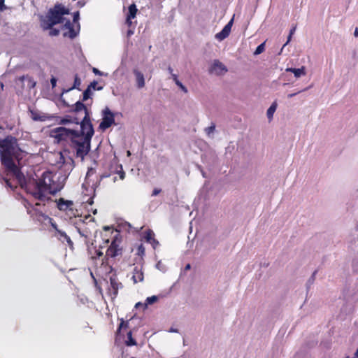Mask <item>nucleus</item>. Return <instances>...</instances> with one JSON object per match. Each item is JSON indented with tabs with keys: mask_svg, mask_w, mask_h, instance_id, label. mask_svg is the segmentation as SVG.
Wrapping results in <instances>:
<instances>
[{
	"mask_svg": "<svg viewBox=\"0 0 358 358\" xmlns=\"http://www.w3.org/2000/svg\"><path fill=\"white\" fill-rule=\"evenodd\" d=\"M21 151L16 137L8 135L4 138L0 139L1 163L6 171L12 173L16 178L20 176L21 171L14 160L19 159Z\"/></svg>",
	"mask_w": 358,
	"mask_h": 358,
	"instance_id": "7ed1b4c3",
	"label": "nucleus"
},
{
	"mask_svg": "<svg viewBox=\"0 0 358 358\" xmlns=\"http://www.w3.org/2000/svg\"><path fill=\"white\" fill-rule=\"evenodd\" d=\"M139 305H141V303H136V307H138Z\"/></svg>",
	"mask_w": 358,
	"mask_h": 358,
	"instance_id": "3c124183",
	"label": "nucleus"
},
{
	"mask_svg": "<svg viewBox=\"0 0 358 358\" xmlns=\"http://www.w3.org/2000/svg\"><path fill=\"white\" fill-rule=\"evenodd\" d=\"M276 108H277V103L275 101L271 104V106L267 110L266 115H267L268 118L270 120L273 118V113H275Z\"/></svg>",
	"mask_w": 358,
	"mask_h": 358,
	"instance_id": "4be33fe9",
	"label": "nucleus"
},
{
	"mask_svg": "<svg viewBox=\"0 0 358 358\" xmlns=\"http://www.w3.org/2000/svg\"><path fill=\"white\" fill-rule=\"evenodd\" d=\"M286 71L293 73L296 78H299L301 76H305L306 74L305 66H301V68H299V69L287 68V69H286Z\"/></svg>",
	"mask_w": 358,
	"mask_h": 358,
	"instance_id": "f3484780",
	"label": "nucleus"
},
{
	"mask_svg": "<svg viewBox=\"0 0 358 358\" xmlns=\"http://www.w3.org/2000/svg\"><path fill=\"white\" fill-rule=\"evenodd\" d=\"M92 94V92H91V90H90V87H87L83 92V101H86L87 99H88L90 96Z\"/></svg>",
	"mask_w": 358,
	"mask_h": 358,
	"instance_id": "bb28decb",
	"label": "nucleus"
},
{
	"mask_svg": "<svg viewBox=\"0 0 358 358\" xmlns=\"http://www.w3.org/2000/svg\"><path fill=\"white\" fill-rule=\"evenodd\" d=\"M157 297L156 296H152L150 297H148L146 299V301L148 304H152V303H155V301H157Z\"/></svg>",
	"mask_w": 358,
	"mask_h": 358,
	"instance_id": "f704fd0d",
	"label": "nucleus"
},
{
	"mask_svg": "<svg viewBox=\"0 0 358 358\" xmlns=\"http://www.w3.org/2000/svg\"><path fill=\"white\" fill-rule=\"evenodd\" d=\"M176 84L185 92V93H187V87L180 81V80H177V82L176 83Z\"/></svg>",
	"mask_w": 358,
	"mask_h": 358,
	"instance_id": "2f4dec72",
	"label": "nucleus"
},
{
	"mask_svg": "<svg viewBox=\"0 0 358 358\" xmlns=\"http://www.w3.org/2000/svg\"><path fill=\"white\" fill-rule=\"evenodd\" d=\"M101 248H102V247H101V248H99V249L95 250V255L93 257V258H99V257L103 256V252L101 250Z\"/></svg>",
	"mask_w": 358,
	"mask_h": 358,
	"instance_id": "c756f323",
	"label": "nucleus"
},
{
	"mask_svg": "<svg viewBox=\"0 0 358 358\" xmlns=\"http://www.w3.org/2000/svg\"><path fill=\"white\" fill-rule=\"evenodd\" d=\"M121 287H122V285L121 282H118L116 277L112 276L110 278V287L108 290L110 295L114 298L116 297L118 294L119 288Z\"/></svg>",
	"mask_w": 358,
	"mask_h": 358,
	"instance_id": "9d476101",
	"label": "nucleus"
},
{
	"mask_svg": "<svg viewBox=\"0 0 358 358\" xmlns=\"http://www.w3.org/2000/svg\"><path fill=\"white\" fill-rule=\"evenodd\" d=\"M138 12V9L135 3L131 4L128 8V13L127 16L128 17V21L129 19H134L136 16V13Z\"/></svg>",
	"mask_w": 358,
	"mask_h": 358,
	"instance_id": "a211bd4d",
	"label": "nucleus"
},
{
	"mask_svg": "<svg viewBox=\"0 0 358 358\" xmlns=\"http://www.w3.org/2000/svg\"><path fill=\"white\" fill-rule=\"evenodd\" d=\"M234 19L232 18L222 29L221 31L215 34V38L218 41H222L227 38L231 32V27L233 25Z\"/></svg>",
	"mask_w": 358,
	"mask_h": 358,
	"instance_id": "9b49d317",
	"label": "nucleus"
},
{
	"mask_svg": "<svg viewBox=\"0 0 358 358\" xmlns=\"http://www.w3.org/2000/svg\"><path fill=\"white\" fill-rule=\"evenodd\" d=\"M131 20L132 19H129V20L128 21V17L127 16V18H126V24L129 27L131 25Z\"/></svg>",
	"mask_w": 358,
	"mask_h": 358,
	"instance_id": "79ce46f5",
	"label": "nucleus"
},
{
	"mask_svg": "<svg viewBox=\"0 0 358 358\" xmlns=\"http://www.w3.org/2000/svg\"><path fill=\"white\" fill-rule=\"evenodd\" d=\"M170 331H171V332H178L177 329H173V328H171V329H170Z\"/></svg>",
	"mask_w": 358,
	"mask_h": 358,
	"instance_id": "de8ad7c7",
	"label": "nucleus"
},
{
	"mask_svg": "<svg viewBox=\"0 0 358 358\" xmlns=\"http://www.w3.org/2000/svg\"><path fill=\"white\" fill-rule=\"evenodd\" d=\"M316 271L313 272V277L315 275Z\"/></svg>",
	"mask_w": 358,
	"mask_h": 358,
	"instance_id": "5fc2aeb1",
	"label": "nucleus"
},
{
	"mask_svg": "<svg viewBox=\"0 0 358 358\" xmlns=\"http://www.w3.org/2000/svg\"><path fill=\"white\" fill-rule=\"evenodd\" d=\"M115 124V114L108 107L102 110V120L99 124V129L105 131Z\"/></svg>",
	"mask_w": 358,
	"mask_h": 358,
	"instance_id": "1a4fd4ad",
	"label": "nucleus"
},
{
	"mask_svg": "<svg viewBox=\"0 0 358 358\" xmlns=\"http://www.w3.org/2000/svg\"><path fill=\"white\" fill-rule=\"evenodd\" d=\"M144 279V274L142 266H136L133 270L132 280L134 283L142 282Z\"/></svg>",
	"mask_w": 358,
	"mask_h": 358,
	"instance_id": "ddd939ff",
	"label": "nucleus"
},
{
	"mask_svg": "<svg viewBox=\"0 0 358 358\" xmlns=\"http://www.w3.org/2000/svg\"><path fill=\"white\" fill-rule=\"evenodd\" d=\"M80 84H81L80 79L78 77V76L77 74H76L75 78H74L73 86L71 89L76 88V89L79 90V87H80Z\"/></svg>",
	"mask_w": 358,
	"mask_h": 358,
	"instance_id": "393cba45",
	"label": "nucleus"
},
{
	"mask_svg": "<svg viewBox=\"0 0 358 358\" xmlns=\"http://www.w3.org/2000/svg\"><path fill=\"white\" fill-rule=\"evenodd\" d=\"M124 177H125V173L124 171H121L120 173V178L121 180H123L124 178Z\"/></svg>",
	"mask_w": 358,
	"mask_h": 358,
	"instance_id": "a19ab883",
	"label": "nucleus"
},
{
	"mask_svg": "<svg viewBox=\"0 0 358 358\" xmlns=\"http://www.w3.org/2000/svg\"><path fill=\"white\" fill-rule=\"evenodd\" d=\"M301 92V91H299V92H298L293 93V94H288V97H289V98H292V97L294 96L295 95H296L298 93H299V92Z\"/></svg>",
	"mask_w": 358,
	"mask_h": 358,
	"instance_id": "37998d69",
	"label": "nucleus"
},
{
	"mask_svg": "<svg viewBox=\"0 0 358 358\" xmlns=\"http://www.w3.org/2000/svg\"><path fill=\"white\" fill-rule=\"evenodd\" d=\"M49 29H50L49 35L51 36H57L59 34V30L57 29H55V28L52 27V28H50Z\"/></svg>",
	"mask_w": 358,
	"mask_h": 358,
	"instance_id": "c85d7f7f",
	"label": "nucleus"
},
{
	"mask_svg": "<svg viewBox=\"0 0 358 358\" xmlns=\"http://www.w3.org/2000/svg\"><path fill=\"white\" fill-rule=\"evenodd\" d=\"M131 358H135V357H131Z\"/></svg>",
	"mask_w": 358,
	"mask_h": 358,
	"instance_id": "6e6d98bb",
	"label": "nucleus"
},
{
	"mask_svg": "<svg viewBox=\"0 0 358 358\" xmlns=\"http://www.w3.org/2000/svg\"><path fill=\"white\" fill-rule=\"evenodd\" d=\"M31 117L35 121H43L44 119L42 118L37 113L31 111Z\"/></svg>",
	"mask_w": 358,
	"mask_h": 358,
	"instance_id": "cd10ccee",
	"label": "nucleus"
},
{
	"mask_svg": "<svg viewBox=\"0 0 358 358\" xmlns=\"http://www.w3.org/2000/svg\"><path fill=\"white\" fill-rule=\"evenodd\" d=\"M93 72L96 75H101V72L96 68L93 69Z\"/></svg>",
	"mask_w": 358,
	"mask_h": 358,
	"instance_id": "58836bf2",
	"label": "nucleus"
},
{
	"mask_svg": "<svg viewBox=\"0 0 358 358\" xmlns=\"http://www.w3.org/2000/svg\"><path fill=\"white\" fill-rule=\"evenodd\" d=\"M190 264H187L186 266H185V270H188V269H190Z\"/></svg>",
	"mask_w": 358,
	"mask_h": 358,
	"instance_id": "49530a36",
	"label": "nucleus"
},
{
	"mask_svg": "<svg viewBox=\"0 0 358 358\" xmlns=\"http://www.w3.org/2000/svg\"><path fill=\"white\" fill-rule=\"evenodd\" d=\"M125 345L127 346L136 345V341L132 337V331H129L127 332V339L125 341Z\"/></svg>",
	"mask_w": 358,
	"mask_h": 358,
	"instance_id": "aec40b11",
	"label": "nucleus"
},
{
	"mask_svg": "<svg viewBox=\"0 0 358 358\" xmlns=\"http://www.w3.org/2000/svg\"><path fill=\"white\" fill-rule=\"evenodd\" d=\"M3 3V0H0V5Z\"/></svg>",
	"mask_w": 358,
	"mask_h": 358,
	"instance_id": "8fccbe9b",
	"label": "nucleus"
},
{
	"mask_svg": "<svg viewBox=\"0 0 358 358\" xmlns=\"http://www.w3.org/2000/svg\"><path fill=\"white\" fill-rule=\"evenodd\" d=\"M73 111L76 113H84L81 122V129L78 138L74 139L70 146L76 151V157L82 159L89 153L90 150L91 139L94 134L93 125L91 122L89 109L82 101L76 103Z\"/></svg>",
	"mask_w": 358,
	"mask_h": 358,
	"instance_id": "f257e3e1",
	"label": "nucleus"
},
{
	"mask_svg": "<svg viewBox=\"0 0 358 358\" xmlns=\"http://www.w3.org/2000/svg\"><path fill=\"white\" fill-rule=\"evenodd\" d=\"M168 71H169V73H170L171 74H172V73H173V69H172L171 66H169V67H168Z\"/></svg>",
	"mask_w": 358,
	"mask_h": 358,
	"instance_id": "a18cd8bd",
	"label": "nucleus"
},
{
	"mask_svg": "<svg viewBox=\"0 0 358 358\" xmlns=\"http://www.w3.org/2000/svg\"><path fill=\"white\" fill-rule=\"evenodd\" d=\"M171 77H172L173 81L175 82V83L177 82V80H179L178 79V76L176 74L172 73Z\"/></svg>",
	"mask_w": 358,
	"mask_h": 358,
	"instance_id": "4c0bfd02",
	"label": "nucleus"
},
{
	"mask_svg": "<svg viewBox=\"0 0 358 358\" xmlns=\"http://www.w3.org/2000/svg\"><path fill=\"white\" fill-rule=\"evenodd\" d=\"M73 203L70 200L60 198L57 201V206L59 210L67 211L73 210Z\"/></svg>",
	"mask_w": 358,
	"mask_h": 358,
	"instance_id": "f8f14e48",
	"label": "nucleus"
},
{
	"mask_svg": "<svg viewBox=\"0 0 358 358\" xmlns=\"http://www.w3.org/2000/svg\"><path fill=\"white\" fill-rule=\"evenodd\" d=\"M40 203H36L31 210L27 209V213L31 215L33 219H35L39 222L44 221V220H49V222L50 223L52 228L55 230V232H57V230H59L57 227V224L54 222L53 219L50 217L48 215H45V213L39 211L37 210V207L40 206Z\"/></svg>",
	"mask_w": 358,
	"mask_h": 358,
	"instance_id": "0eeeda50",
	"label": "nucleus"
},
{
	"mask_svg": "<svg viewBox=\"0 0 358 358\" xmlns=\"http://www.w3.org/2000/svg\"><path fill=\"white\" fill-rule=\"evenodd\" d=\"M54 236L57 238L62 243L66 242L67 244L71 247L73 246V242L71 240L70 237L63 231L57 230V232H55Z\"/></svg>",
	"mask_w": 358,
	"mask_h": 358,
	"instance_id": "2eb2a0df",
	"label": "nucleus"
},
{
	"mask_svg": "<svg viewBox=\"0 0 358 358\" xmlns=\"http://www.w3.org/2000/svg\"><path fill=\"white\" fill-rule=\"evenodd\" d=\"M101 236L103 243L108 245L103 259L102 264L112 267L116 259L122 256L123 236L120 230L109 226H104L103 227Z\"/></svg>",
	"mask_w": 358,
	"mask_h": 358,
	"instance_id": "f03ea898",
	"label": "nucleus"
},
{
	"mask_svg": "<svg viewBox=\"0 0 358 358\" xmlns=\"http://www.w3.org/2000/svg\"><path fill=\"white\" fill-rule=\"evenodd\" d=\"M96 85H97V82L94 80L93 82H92L90 84V85L87 87H90V90H91V88H92L94 90H101L102 89V87H100L96 88Z\"/></svg>",
	"mask_w": 358,
	"mask_h": 358,
	"instance_id": "7c9ffc66",
	"label": "nucleus"
},
{
	"mask_svg": "<svg viewBox=\"0 0 358 358\" xmlns=\"http://www.w3.org/2000/svg\"><path fill=\"white\" fill-rule=\"evenodd\" d=\"M129 328V321H124V319H120V323L116 331V338L120 334L121 331L122 329H126Z\"/></svg>",
	"mask_w": 358,
	"mask_h": 358,
	"instance_id": "6ab92c4d",
	"label": "nucleus"
},
{
	"mask_svg": "<svg viewBox=\"0 0 358 358\" xmlns=\"http://www.w3.org/2000/svg\"><path fill=\"white\" fill-rule=\"evenodd\" d=\"M70 10L63 6L62 3H56L52 8H50L45 16L40 17L41 27L43 30H48L57 24L64 23V27L69 29V36L73 38L76 36V32L73 29V25L69 19H66L64 15H69Z\"/></svg>",
	"mask_w": 358,
	"mask_h": 358,
	"instance_id": "39448f33",
	"label": "nucleus"
},
{
	"mask_svg": "<svg viewBox=\"0 0 358 358\" xmlns=\"http://www.w3.org/2000/svg\"><path fill=\"white\" fill-rule=\"evenodd\" d=\"M79 17H80V14H79V12L77 11V12H75L73 13V22H78V20H79Z\"/></svg>",
	"mask_w": 358,
	"mask_h": 358,
	"instance_id": "c9c22d12",
	"label": "nucleus"
},
{
	"mask_svg": "<svg viewBox=\"0 0 358 358\" xmlns=\"http://www.w3.org/2000/svg\"><path fill=\"white\" fill-rule=\"evenodd\" d=\"M50 81L52 86L54 87L56 85L57 80L55 78H52Z\"/></svg>",
	"mask_w": 358,
	"mask_h": 358,
	"instance_id": "ea45409f",
	"label": "nucleus"
},
{
	"mask_svg": "<svg viewBox=\"0 0 358 358\" xmlns=\"http://www.w3.org/2000/svg\"><path fill=\"white\" fill-rule=\"evenodd\" d=\"M264 50H265V42L261 43L260 45H259L257 47L254 54L256 55H259V54L262 53Z\"/></svg>",
	"mask_w": 358,
	"mask_h": 358,
	"instance_id": "b1692460",
	"label": "nucleus"
},
{
	"mask_svg": "<svg viewBox=\"0 0 358 358\" xmlns=\"http://www.w3.org/2000/svg\"><path fill=\"white\" fill-rule=\"evenodd\" d=\"M75 106H76V103L72 106L69 115H67L61 119L60 124H66L72 123V124H76L77 125L79 124L80 127L81 128V122H82V119L83 118V116H84V113L83 112V113H78L73 111V110L75 108Z\"/></svg>",
	"mask_w": 358,
	"mask_h": 358,
	"instance_id": "6e6552de",
	"label": "nucleus"
},
{
	"mask_svg": "<svg viewBox=\"0 0 358 358\" xmlns=\"http://www.w3.org/2000/svg\"><path fill=\"white\" fill-rule=\"evenodd\" d=\"M79 132L80 130L59 127L52 131V136L57 141L58 143L66 141L69 142V144H71L74 139L79 137Z\"/></svg>",
	"mask_w": 358,
	"mask_h": 358,
	"instance_id": "423d86ee",
	"label": "nucleus"
},
{
	"mask_svg": "<svg viewBox=\"0 0 358 358\" xmlns=\"http://www.w3.org/2000/svg\"><path fill=\"white\" fill-rule=\"evenodd\" d=\"M134 73L136 76L137 87L141 89L145 86V79L143 74L137 69L134 70Z\"/></svg>",
	"mask_w": 358,
	"mask_h": 358,
	"instance_id": "dca6fc26",
	"label": "nucleus"
},
{
	"mask_svg": "<svg viewBox=\"0 0 358 358\" xmlns=\"http://www.w3.org/2000/svg\"><path fill=\"white\" fill-rule=\"evenodd\" d=\"M161 189L158 188H155L152 191V196H157L161 192Z\"/></svg>",
	"mask_w": 358,
	"mask_h": 358,
	"instance_id": "e433bc0d",
	"label": "nucleus"
},
{
	"mask_svg": "<svg viewBox=\"0 0 358 358\" xmlns=\"http://www.w3.org/2000/svg\"><path fill=\"white\" fill-rule=\"evenodd\" d=\"M296 28V26H294V27H293L290 29V31H289V34L288 38H287V43L285 44V45L286 44H287V43L290 41L291 38H292V35L294 34V33L295 32Z\"/></svg>",
	"mask_w": 358,
	"mask_h": 358,
	"instance_id": "72a5a7b5",
	"label": "nucleus"
},
{
	"mask_svg": "<svg viewBox=\"0 0 358 358\" xmlns=\"http://www.w3.org/2000/svg\"><path fill=\"white\" fill-rule=\"evenodd\" d=\"M215 125L214 124H212L211 126L207 127L206 129V132L208 135H210L211 133H213L215 131Z\"/></svg>",
	"mask_w": 358,
	"mask_h": 358,
	"instance_id": "473e14b6",
	"label": "nucleus"
},
{
	"mask_svg": "<svg viewBox=\"0 0 358 358\" xmlns=\"http://www.w3.org/2000/svg\"><path fill=\"white\" fill-rule=\"evenodd\" d=\"M96 210H95L94 211V214H96Z\"/></svg>",
	"mask_w": 358,
	"mask_h": 358,
	"instance_id": "864d4df0",
	"label": "nucleus"
},
{
	"mask_svg": "<svg viewBox=\"0 0 358 358\" xmlns=\"http://www.w3.org/2000/svg\"><path fill=\"white\" fill-rule=\"evenodd\" d=\"M145 238L149 243H151L152 241L153 243H158V241L154 238V233L151 229H148L145 231Z\"/></svg>",
	"mask_w": 358,
	"mask_h": 358,
	"instance_id": "412c9836",
	"label": "nucleus"
},
{
	"mask_svg": "<svg viewBox=\"0 0 358 358\" xmlns=\"http://www.w3.org/2000/svg\"><path fill=\"white\" fill-rule=\"evenodd\" d=\"M212 72H215L216 74H222L227 71V69L226 66L220 62L219 60H215L214 63L211 67Z\"/></svg>",
	"mask_w": 358,
	"mask_h": 358,
	"instance_id": "4468645a",
	"label": "nucleus"
},
{
	"mask_svg": "<svg viewBox=\"0 0 358 358\" xmlns=\"http://www.w3.org/2000/svg\"><path fill=\"white\" fill-rule=\"evenodd\" d=\"M79 231V234H80L82 236H84V234H81V231H80V229H78Z\"/></svg>",
	"mask_w": 358,
	"mask_h": 358,
	"instance_id": "603ef678",
	"label": "nucleus"
},
{
	"mask_svg": "<svg viewBox=\"0 0 358 358\" xmlns=\"http://www.w3.org/2000/svg\"><path fill=\"white\" fill-rule=\"evenodd\" d=\"M133 34V31H128V35H130V34Z\"/></svg>",
	"mask_w": 358,
	"mask_h": 358,
	"instance_id": "09e8293b",
	"label": "nucleus"
},
{
	"mask_svg": "<svg viewBox=\"0 0 358 358\" xmlns=\"http://www.w3.org/2000/svg\"><path fill=\"white\" fill-rule=\"evenodd\" d=\"M145 247L142 243H141L137 248V255L141 257H143V255H145Z\"/></svg>",
	"mask_w": 358,
	"mask_h": 358,
	"instance_id": "a878e982",
	"label": "nucleus"
},
{
	"mask_svg": "<svg viewBox=\"0 0 358 358\" xmlns=\"http://www.w3.org/2000/svg\"><path fill=\"white\" fill-rule=\"evenodd\" d=\"M53 178L52 172L45 171L40 178L34 180L33 182L29 185L27 192L41 201L50 200V195H54L61 189Z\"/></svg>",
	"mask_w": 358,
	"mask_h": 358,
	"instance_id": "20e7f679",
	"label": "nucleus"
},
{
	"mask_svg": "<svg viewBox=\"0 0 358 358\" xmlns=\"http://www.w3.org/2000/svg\"><path fill=\"white\" fill-rule=\"evenodd\" d=\"M354 35L355 37H358V29L357 28L355 29Z\"/></svg>",
	"mask_w": 358,
	"mask_h": 358,
	"instance_id": "c03bdc74",
	"label": "nucleus"
},
{
	"mask_svg": "<svg viewBox=\"0 0 358 358\" xmlns=\"http://www.w3.org/2000/svg\"><path fill=\"white\" fill-rule=\"evenodd\" d=\"M20 80L22 81H24V80H28V87L29 88H34L36 85V82L34 80V79L29 76H22L20 78Z\"/></svg>",
	"mask_w": 358,
	"mask_h": 358,
	"instance_id": "5701e85b",
	"label": "nucleus"
}]
</instances>
